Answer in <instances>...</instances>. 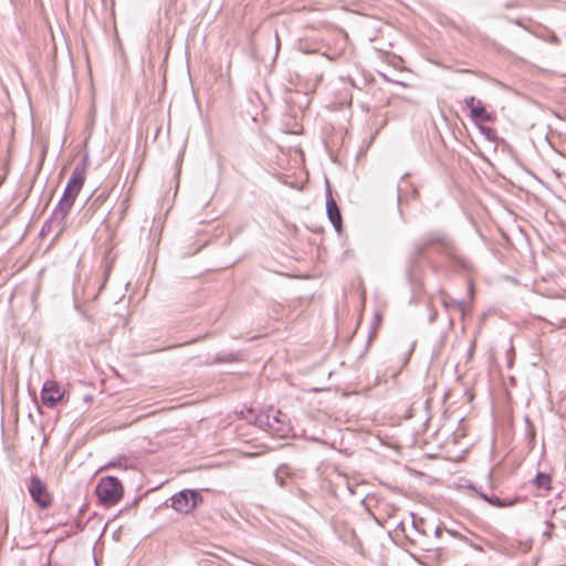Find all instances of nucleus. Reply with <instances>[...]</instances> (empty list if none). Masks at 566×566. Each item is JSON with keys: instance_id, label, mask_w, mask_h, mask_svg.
<instances>
[{"instance_id": "1", "label": "nucleus", "mask_w": 566, "mask_h": 566, "mask_svg": "<svg viewBox=\"0 0 566 566\" xmlns=\"http://www.w3.org/2000/svg\"><path fill=\"white\" fill-rule=\"evenodd\" d=\"M88 167L87 157L84 156L74 167L69 182L64 189L63 196L52 212L48 222L49 229L60 234L65 228V220L69 216L77 195L80 193L85 179Z\"/></svg>"}, {"instance_id": "2", "label": "nucleus", "mask_w": 566, "mask_h": 566, "mask_svg": "<svg viewBox=\"0 0 566 566\" xmlns=\"http://www.w3.org/2000/svg\"><path fill=\"white\" fill-rule=\"evenodd\" d=\"M434 244H439L441 250L451 259H453L463 270H472L470 262H468V260L461 253H459L452 241L446 234L439 231L430 232L413 243L412 251L409 256L410 262L412 264L416 263L417 259Z\"/></svg>"}, {"instance_id": "3", "label": "nucleus", "mask_w": 566, "mask_h": 566, "mask_svg": "<svg viewBox=\"0 0 566 566\" xmlns=\"http://www.w3.org/2000/svg\"><path fill=\"white\" fill-rule=\"evenodd\" d=\"M255 421L260 428L277 438H286L292 432L287 416L273 408L258 415Z\"/></svg>"}, {"instance_id": "4", "label": "nucleus", "mask_w": 566, "mask_h": 566, "mask_svg": "<svg viewBox=\"0 0 566 566\" xmlns=\"http://www.w3.org/2000/svg\"><path fill=\"white\" fill-rule=\"evenodd\" d=\"M95 492L103 505L113 506L122 500L124 489L117 478L106 476L99 480Z\"/></svg>"}, {"instance_id": "5", "label": "nucleus", "mask_w": 566, "mask_h": 566, "mask_svg": "<svg viewBox=\"0 0 566 566\" xmlns=\"http://www.w3.org/2000/svg\"><path fill=\"white\" fill-rule=\"evenodd\" d=\"M411 517V525L408 528L405 527L403 523L400 524L401 530L405 533V537L415 548H419L422 552L432 551L433 546L428 539L427 531L424 528V520H417L413 514Z\"/></svg>"}, {"instance_id": "6", "label": "nucleus", "mask_w": 566, "mask_h": 566, "mask_svg": "<svg viewBox=\"0 0 566 566\" xmlns=\"http://www.w3.org/2000/svg\"><path fill=\"white\" fill-rule=\"evenodd\" d=\"M170 501L175 511L188 514L202 502V496L195 490H182L171 496Z\"/></svg>"}, {"instance_id": "7", "label": "nucleus", "mask_w": 566, "mask_h": 566, "mask_svg": "<svg viewBox=\"0 0 566 566\" xmlns=\"http://www.w3.org/2000/svg\"><path fill=\"white\" fill-rule=\"evenodd\" d=\"M28 491L32 500L41 509H48L52 505V496L48 492L46 485L40 478L35 475L31 476L30 482L28 484Z\"/></svg>"}, {"instance_id": "8", "label": "nucleus", "mask_w": 566, "mask_h": 566, "mask_svg": "<svg viewBox=\"0 0 566 566\" xmlns=\"http://www.w3.org/2000/svg\"><path fill=\"white\" fill-rule=\"evenodd\" d=\"M64 397V391L52 380L45 381L41 390L42 403L48 408H54Z\"/></svg>"}, {"instance_id": "9", "label": "nucleus", "mask_w": 566, "mask_h": 566, "mask_svg": "<svg viewBox=\"0 0 566 566\" xmlns=\"http://www.w3.org/2000/svg\"><path fill=\"white\" fill-rule=\"evenodd\" d=\"M327 217L335 230L340 233L343 229V220L339 208L333 198H329L326 202Z\"/></svg>"}, {"instance_id": "10", "label": "nucleus", "mask_w": 566, "mask_h": 566, "mask_svg": "<svg viewBox=\"0 0 566 566\" xmlns=\"http://www.w3.org/2000/svg\"><path fill=\"white\" fill-rule=\"evenodd\" d=\"M480 496L488 503H490L491 505L493 506H496V507H507V506H512L514 505L516 502H517V499H514V500H501L500 497L497 496H489L488 494H484V493H480Z\"/></svg>"}, {"instance_id": "11", "label": "nucleus", "mask_w": 566, "mask_h": 566, "mask_svg": "<svg viewBox=\"0 0 566 566\" xmlns=\"http://www.w3.org/2000/svg\"><path fill=\"white\" fill-rule=\"evenodd\" d=\"M534 484L539 490L548 491L552 489V478L549 474L538 472L534 479Z\"/></svg>"}, {"instance_id": "12", "label": "nucleus", "mask_w": 566, "mask_h": 566, "mask_svg": "<svg viewBox=\"0 0 566 566\" xmlns=\"http://www.w3.org/2000/svg\"><path fill=\"white\" fill-rule=\"evenodd\" d=\"M471 116L474 119H479L482 122H488L491 119L490 114L486 112L484 106L482 105V102H476L475 107H471Z\"/></svg>"}, {"instance_id": "13", "label": "nucleus", "mask_w": 566, "mask_h": 566, "mask_svg": "<svg viewBox=\"0 0 566 566\" xmlns=\"http://www.w3.org/2000/svg\"><path fill=\"white\" fill-rule=\"evenodd\" d=\"M119 208H120V214H119V219L122 220L125 216V212L127 211V209L129 208V197H125L120 203H119Z\"/></svg>"}, {"instance_id": "14", "label": "nucleus", "mask_w": 566, "mask_h": 566, "mask_svg": "<svg viewBox=\"0 0 566 566\" xmlns=\"http://www.w3.org/2000/svg\"><path fill=\"white\" fill-rule=\"evenodd\" d=\"M476 102H479V101L474 96H469V97L465 98V105L470 109H471V107H475L476 106Z\"/></svg>"}, {"instance_id": "15", "label": "nucleus", "mask_w": 566, "mask_h": 566, "mask_svg": "<svg viewBox=\"0 0 566 566\" xmlns=\"http://www.w3.org/2000/svg\"><path fill=\"white\" fill-rule=\"evenodd\" d=\"M441 532H442V531H441V528H440V527H436V530H434V534H436V536H440Z\"/></svg>"}]
</instances>
